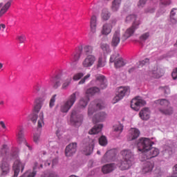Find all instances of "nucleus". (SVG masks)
<instances>
[{"label": "nucleus", "mask_w": 177, "mask_h": 177, "mask_svg": "<svg viewBox=\"0 0 177 177\" xmlns=\"http://www.w3.org/2000/svg\"><path fill=\"white\" fill-rule=\"evenodd\" d=\"M41 177H59V174L55 171H48L46 173H43Z\"/></svg>", "instance_id": "a19ab883"}, {"label": "nucleus", "mask_w": 177, "mask_h": 177, "mask_svg": "<svg viewBox=\"0 0 177 177\" xmlns=\"http://www.w3.org/2000/svg\"><path fill=\"white\" fill-rule=\"evenodd\" d=\"M132 164H133V162L124 160L120 162V164L118 165V167L121 171H125L127 169H129V168L132 167Z\"/></svg>", "instance_id": "393cba45"}, {"label": "nucleus", "mask_w": 177, "mask_h": 177, "mask_svg": "<svg viewBox=\"0 0 177 177\" xmlns=\"http://www.w3.org/2000/svg\"><path fill=\"white\" fill-rule=\"evenodd\" d=\"M146 2H147V0H140L138 3V6L139 8H143L146 5Z\"/></svg>", "instance_id": "13d9d810"}, {"label": "nucleus", "mask_w": 177, "mask_h": 177, "mask_svg": "<svg viewBox=\"0 0 177 177\" xmlns=\"http://www.w3.org/2000/svg\"><path fill=\"white\" fill-rule=\"evenodd\" d=\"M11 3L10 1L7 2L4 6L0 10V16H3V15H5L6 12H8V9L10 8Z\"/></svg>", "instance_id": "79ce46f5"}, {"label": "nucleus", "mask_w": 177, "mask_h": 177, "mask_svg": "<svg viewBox=\"0 0 177 177\" xmlns=\"http://www.w3.org/2000/svg\"><path fill=\"white\" fill-rule=\"evenodd\" d=\"M106 117H107V114L106 113L100 112L97 114L95 115V116L93 118V121L96 124V122H100L102 121H104Z\"/></svg>", "instance_id": "a878e982"}, {"label": "nucleus", "mask_w": 177, "mask_h": 177, "mask_svg": "<svg viewBox=\"0 0 177 177\" xmlns=\"http://www.w3.org/2000/svg\"><path fill=\"white\" fill-rule=\"evenodd\" d=\"M95 62H96L95 55H87L82 62V67H84V68L92 67V65L95 64Z\"/></svg>", "instance_id": "a211bd4d"}, {"label": "nucleus", "mask_w": 177, "mask_h": 177, "mask_svg": "<svg viewBox=\"0 0 177 177\" xmlns=\"http://www.w3.org/2000/svg\"><path fill=\"white\" fill-rule=\"evenodd\" d=\"M151 111L147 107L142 108L139 112V117L143 121H147L150 118Z\"/></svg>", "instance_id": "6ab92c4d"}, {"label": "nucleus", "mask_w": 177, "mask_h": 177, "mask_svg": "<svg viewBox=\"0 0 177 177\" xmlns=\"http://www.w3.org/2000/svg\"><path fill=\"white\" fill-rule=\"evenodd\" d=\"M103 128V124H97L95 127H93L89 131V135H96V133H99L102 131V129Z\"/></svg>", "instance_id": "7c9ffc66"}, {"label": "nucleus", "mask_w": 177, "mask_h": 177, "mask_svg": "<svg viewBox=\"0 0 177 177\" xmlns=\"http://www.w3.org/2000/svg\"><path fill=\"white\" fill-rule=\"evenodd\" d=\"M16 135H17V142L20 145H25V146L28 147V150H30V151L32 150V148L31 147V146H30V145H28V143L27 142V140L24 138V129H23V127H19L17 128Z\"/></svg>", "instance_id": "1a4fd4ad"}, {"label": "nucleus", "mask_w": 177, "mask_h": 177, "mask_svg": "<svg viewBox=\"0 0 177 177\" xmlns=\"http://www.w3.org/2000/svg\"><path fill=\"white\" fill-rule=\"evenodd\" d=\"M33 140L35 143H38V142H39V134H35L33 136Z\"/></svg>", "instance_id": "680f3d73"}, {"label": "nucleus", "mask_w": 177, "mask_h": 177, "mask_svg": "<svg viewBox=\"0 0 177 177\" xmlns=\"http://www.w3.org/2000/svg\"><path fill=\"white\" fill-rule=\"evenodd\" d=\"M30 118L33 124H36L37 120V127L42 128V125H44V113H40L39 115L32 113L30 115Z\"/></svg>", "instance_id": "9b49d317"}, {"label": "nucleus", "mask_w": 177, "mask_h": 177, "mask_svg": "<svg viewBox=\"0 0 177 177\" xmlns=\"http://www.w3.org/2000/svg\"><path fill=\"white\" fill-rule=\"evenodd\" d=\"M137 25L133 24L132 26L129 28L124 32V34L122 36L123 41H127L128 38H130V37H132L133 35V32H135V30L138 28L136 27Z\"/></svg>", "instance_id": "aec40b11"}, {"label": "nucleus", "mask_w": 177, "mask_h": 177, "mask_svg": "<svg viewBox=\"0 0 177 177\" xmlns=\"http://www.w3.org/2000/svg\"><path fill=\"white\" fill-rule=\"evenodd\" d=\"M120 5H121V0H113L111 6L112 11L117 12L120 9Z\"/></svg>", "instance_id": "c9c22d12"}, {"label": "nucleus", "mask_w": 177, "mask_h": 177, "mask_svg": "<svg viewBox=\"0 0 177 177\" xmlns=\"http://www.w3.org/2000/svg\"><path fill=\"white\" fill-rule=\"evenodd\" d=\"M17 40L19 44H24V42L27 41V38L26 37V35H21L17 37Z\"/></svg>", "instance_id": "de8ad7c7"}, {"label": "nucleus", "mask_w": 177, "mask_h": 177, "mask_svg": "<svg viewBox=\"0 0 177 177\" xmlns=\"http://www.w3.org/2000/svg\"><path fill=\"white\" fill-rule=\"evenodd\" d=\"M100 48L104 52H106V53H109V52H110V46L107 44H101Z\"/></svg>", "instance_id": "09e8293b"}, {"label": "nucleus", "mask_w": 177, "mask_h": 177, "mask_svg": "<svg viewBox=\"0 0 177 177\" xmlns=\"http://www.w3.org/2000/svg\"><path fill=\"white\" fill-rule=\"evenodd\" d=\"M120 42H121V30L118 29L113 34L111 45L113 48H117L120 45Z\"/></svg>", "instance_id": "f8f14e48"}, {"label": "nucleus", "mask_w": 177, "mask_h": 177, "mask_svg": "<svg viewBox=\"0 0 177 177\" xmlns=\"http://www.w3.org/2000/svg\"><path fill=\"white\" fill-rule=\"evenodd\" d=\"M75 153H77V142L69 144L65 149L66 157H73Z\"/></svg>", "instance_id": "4468645a"}, {"label": "nucleus", "mask_w": 177, "mask_h": 177, "mask_svg": "<svg viewBox=\"0 0 177 177\" xmlns=\"http://www.w3.org/2000/svg\"><path fill=\"white\" fill-rule=\"evenodd\" d=\"M70 84H71V77L68 78L66 81L62 84L61 89L66 90L68 88Z\"/></svg>", "instance_id": "49530a36"}, {"label": "nucleus", "mask_w": 177, "mask_h": 177, "mask_svg": "<svg viewBox=\"0 0 177 177\" xmlns=\"http://www.w3.org/2000/svg\"><path fill=\"white\" fill-rule=\"evenodd\" d=\"M42 107V101L41 100H36L34 110L35 113H39V110H41Z\"/></svg>", "instance_id": "e433bc0d"}, {"label": "nucleus", "mask_w": 177, "mask_h": 177, "mask_svg": "<svg viewBox=\"0 0 177 177\" xmlns=\"http://www.w3.org/2000/svg\"><path fill=\"white\" fill-rule=\"evenodd\" d=\"M6 129H8V127L5 121L0 120V131H6Z\"/></svg>", "instance_id": "5fc2aeb1"}, {"label": "nucleus", "mask_w": 177, "mask_h": 177, "mask_svg": "<svg viewBox=\"0 0 177 177\" xmlns=\"http://www.w3.org/2000/svg\"><path fill=\"white\" fill-rule=\"evenodd\" d=\"M110 63H114V66L115 68H121V67H124L127 62L124 61L122 57H120V53H113L109 59Z\"/></svg>", "instance_id": "6e6552de"}, {"label": "nucleus", "mask_w": 177, "mask_h": 177, "mask_svg": "<svg viewBox=\"0 0 177 177\" xmlns=\"http://www.w3.org/2000/svg\"><path fill=\"white\" fill-rule=\"evenodd\" d=\"M39 89L40 88H39V86L38 85H36L33 87L34 92H39Z\"/></svg>", "instance_id": "0e129e2a"}, {"label": "nucleus", "mask_w": 177, "mask_h": 177, "mask_svg": "<svg viewBox=\"0 0 177 177\" xmlns=\"http://www.w3.org/2000/svg\"><path fill=\"white\" fill-rule=\"evenodd\" d=\"M37 175V171L33 170L32 172H30L27 177H35V176Z\"/></svg>", "instance_id": "e2e57ef3"}, {"label": "nucleus", "mask_w": 177, "mask_h": 177, "mask_svg": "<svg viewBox=\"0 0 177 177\" xmlns=\"http://www.w3.org/2000/svg\"><path fill=\"white\" fill-rule=\"evenodd\" d=\"M5 28H6V26L5 24H0V30H5Z\"/></svg>", "instance_id": "338daca9"}, {"label": "nucleus", "mask_w": 177, "mask_h": 177, "mask_svg": "<svg viewBox=\"0 0 177 177\" xmlns=\"http://www.w3.org/2000/svg\"><path fill=\"white\" fill-rule=\"evenodd\" d=\"M77 100V93L71 94L66 102H64L60 106V111L62 113H68L72 106H74Z\"/></svg>", "instance_id": "20e7f679"}, {"label": "nucleus", "mask_w": 177, "mask_h": 177, "mask_svg": "<svg viewBox=\"0 0 177 177\" xmlns=\"http://www.w3.org/2000/svg\"><path fill=\"white\" fill-rule=\"evenodd\" d=\"M156 104H158V110L161 114L171 115L174 114V109L170 106L171 103L168 100L160 99L155 101Z\"/></svg>", "instance_id": "7ed1b4c3"}, {"label": "nucleus", "mask_w": 177, "mask_h": 177, "mask_svg": "<svg viewBox=\"0 0 177 177\" xmlns=\"http://www.w3.org/2000/svg\"><path fill=\"white\" fill-rule=\"evenodd\" d=\"M84 77V73H77L75 75H73V80L74 81H78L81 80V78Z\"/></svg>", "instance_id": "3c124183"}, {"label": "nucleus", "mask_w": 177, "mask_h": 177, "mask_svg": "<svg viewBox=\"0 0 177 177\" xmlns=\"http://www.w3.org/2000/svg\"><path fill=\"white\" fill-rule=\"evenodd\" d=\"M149 37H150V32H145L140 35V41H146L147 39H149Z\"/></svg>", "instance_id": "603ef678"}, {"label": "nucleus", "mask_w": 177, "mask_h": 177, "mask_svg": "<svg viewBox=\"0 0 177 177\" xmlns=\"http://www.w3.org/2000/svg\"><path fill=\"white\" fill-rule=\"evenodd\" d=\"M64 79V75H57L54 78H52L51 81L52 82H54V84L53 85L54 89H57L62 84L60 83V81Z\"/></svg>", "instance_id": "4be33fe9"}, {"label": "nucleus", "mask_w": 177, "mask_h": 177, "mask_svg": "<svg viewBox=\"0 0 177 177\" xmlns=\"http://www.w3.org/2000/svg\"><path fill=\"white\" fill-rule=\"evenodd\" d=\"M104 109V102L101 100H96L94 102H91L88 105V115L91 117V115H93V113L97 110H102Z\"/></svg>", "instance_id": "423d86ee"}, {"label": "nucleus", "mask_w": 177, "mask_h": 177, "mask_svg": "<svg viewBox=\"0 0 177 177\" xmlns=\"http://www.w3.org/2000/svg\"><path fill=\"white\" fill-rule=\"evenodd\" d=\"M149 75L153 78H160V77L164 75V71L158 66H155L149 71Z\"/></svg>", "instance_id": "dca6fc26"}, {"label": "nucleus", "mask_w": 177, "mask_h": 177, "mask_svg": "<svg viewBox=\"0 0 177 177\" xmlns=\"http://www.w3.org/2000/svg\"><path fill=\"white\" fill-rule=\"evenodd\" d=\"M169 92H170L169 88H168V87L164 88V93L165 95H168V93H169Z\"/></svg>", "instance_id": "69168bd1"}, {"label": "nucleus", "mask_w": 177, "mask_h": 177, "mask_svg": "<svg viewBox=\"0 0 177 177\" xmlns=\"http://www.w3.org/2000/svg\"><path fill=\"white\" fill-rule=\"evenodd\" d=\"M56 102V95H54L52 96L51 99L50 100V103H49V107L52 109L53 106H55V102Z\"/></svg>", "instance_id": "864d4df0"}, {"label": "nucleus", "mask_w": 177, "mask_h": 177, "mask_svg": "<svg viewBox=\"0 0 177 177\" xmlns=\"http://www.w3.org/2000/svg\"><path fill=\"white\" fill-rule=\"evenodd\" d=\"M96 21H97L96 16L95 15L92 16L90 21V27H91V32H93V34H95V32H96Z\"/></svg>", "instance_id": "2f4dec72"}, {"label": "nucleus", "mask_w": 177, "mask_h": 177, "mask_svg": "<svg viewBox=\"0 0 177 177\" xmlns=\"http://www.w3.org/2000/svg\"><path fill=\"white\" fill-rule=\"evenodd\" d=\"M102 19L104 20H109L110 19V12L107 9H103L101 14Z\"/></svg>", "instance_id": "ea45409f"}, {"label": "nucleus", "mask_w": 177, "mask_h": 177, "mask_svg": "<svg viewBox=\"0 0 177 177\" xmlns=\"http://www.w3.org/2000/svg\"><path fill=\"white\" fill-rule=\"evenodd\" d=\"M0 157H7L8 160H16L14 162L12 169L14 171L13 177L19 176L20 169L21 172L24 171V167L26 164L20 162L19 158V149H13L10 153H9V147L6 145H3L0 148Z\"/></svg>", "instance_id": "f257e3e1"}, {"label": "nucleus", "mask_w": 177, "mask_h": 177, "mask_svg": "<svg viewBox=\"0 0 177 177\" xmlns=\"http://www.w3.org/2000/svg\"><path fill=\"white\" fill-rule=\"evenodd\" d=\"M120 154L122 156L123 160L133 162L135 157L133 155V152H132V151H131L130 149H123L122 151H121Z\"/></svg>", "instance_id": "f3484780"}, {"label": "nucleus", "mask_w": 177, "mask_h": 177, "mask_svg": "<svg viewBox=\"0 0 177 177\" xmlns=\"http://www.w3.org/2000/svg\"><path fill=\"white\" fill-rule=\"evenodd\" d=\"M131 92V88H129V86H120L118 88V93L116 95L113 97L112 100V103L113 104H115V103H118L120 100H122L124 99V97L126 95H129Z\"/></svg>", "instance_id": "39448f33"}, {"label": "nucleus", "mask_w": 177, "mask_h": 177, "mask_svg": "<svg viewBox=\"0 0 177 177\" xmlns=\"http://www.w3.org/2000/svg\"><path fill=\"white\" fill-rule=\"evenodd\" d=\"M149 62H150V59H149L148 58H145L142 61L140 62V65L141 66H145V64H147V63H149Z\"/></svg>", "instance_id": "052dcab7"}, {"label": "nucleus", "mask_w": 177, "mask_h": 177, "mask_svg": "<svg viewBox=\"0 0 177 177\" xmlns=\"http://www.w3.org/2000/svg\"><path fill=\"white\" fill-rule=\"evenodd\" d=\"M80 57H81V51L79 50L76 53H75L73 55V58H72V63H75L80 60Z\"/></svg>", "instance_id": "c03bdc74"}, {"label": "nucleus", "mask_w": 177, "mask_h": 177, "mask_svg": "<svg viewBox=\"0 0 177 177\" xmlns=\"http://www.w3.org/2000/svg\"><path fill=\"white\" fill-rule=\"evenodd\" d=\"M91 78V73H88L79 82V85H82L85 82L88 81Z\"/></svg>", "instance_id": "8fccbe9b"}, {"label": "nucleus", "mask_w": 177, "mask_h": 177, "mask_svg": "<svg viewBox=\"0 0 177 177\" xmlns=\"http://www.w3.org/2000/svg\"><path fill=\"white\" fill-rule=\"evenodd\" d=\"M83 52L86 55V56L92 55L93 52V47L91 46H86L83 48Z\"/></svg>", "instance_id": "4c0bfd02"}, {"label": "nucleus", "mask_w": 177, "mask_h": 177, "mask_svg": "<svg viewBox=\"0 0 177 177\" xmlns=\"http://www.w3.org/2000/svg\"><path fill=\"white\" fill-rule=\"evenodd\" d=\"M147 13H154V8H151V10H147Z\"/></svg>", "instance_id": "774afa93"}, {"label": "nucleus", "mask_w": 177, "mask_h": 177, "mask_svg": "<svg viewBox=\"0 0 177 177\" xmlns=\"http://www.w3.org/2000/svg\"><path fill=\"white\" fill-rule=\"evenodd\" d=\"M171 0H160V6H168L171 5Z\"/></svg>", "instance_id": "6e6d98bb"}, {"label": "nucleus", "mask_w": 177, "mask_h": 177, "mask_svg": "<svg viewBox=\"0 0 177 177\" xmlns=\"http://www.w3.org/2000/svg\"><path fill=\"white\" fill-rule=\"evenodd\" d=\"M88 102H89V97L86 95L84 97H82L80 99L79 102V106H80L82 109H85V107L88 106Z\"/></svg>", "instance_id": "f704fd0d"}, {"label": "nucleus", "mask_w": 177, "mask_h": 177, "mask_svg": "<svg viewBox=\"0 0 177 177\" xmlns=\"http://www.w3.org/2000/svg\"><path fill=\"white\" fill-rule=\"evenodd\" d=\"M173 80H177V68H174L171 73Z\"/></svg>", "instance_id": "bf43d9fd"}, {"label": "nucleus", "mask_w": 177, "mask_h": 177, "mask_svg": "<svg viewBox=\"0 0 177 177\" xmlns=\"http://www.w3.org/2000/svg\"><path fill=\"white\" fill-rule=\"evenodd\" d=\"M111 154L112 155V157H115V152L113 150L108 151L102 157V162L106 163V162H110L111 161V158H109V156Z\"/></svg>", "instance_id": "cd10ccee"}, {"label": "nucleus", "mask_w": 177, "mask_h": 177, "mask_svg": "<svg viewBox=\"0 0 177 177\" xmlns=\"http://www.w3.org/2000/svg\"><path fill=\"white\" fill-rule=\"evenodd\" d=\"M95 147V139H89L87 144L84 147L83 151L86 156H91Z\"/></svg>", "instance_id": "2eb2a0df"}, {"label": "nucleus", "mask_w": 177, "mask_h": 177, "mask_svg": "<svg viewBox=\"0 0 177 177\" xmlns=\"http://www.w3.org/2000/svg\"><path fill=\"white\" fill-rule=\"evenodd\" d=\"M154 142L147 138H141L137 142L138 151H142L144 160L154 158L160 154V149L156 147H152Z\"/></svg>", "instance_id": "f03ea898"}, {"label": "nucleus", "mask_w": 177, "mask_h": 177, "mask_svg": "<svg viewBox=\"0 0 177 177\" xmlns=\"http://www.w3.org/2000/svg\"><path fill=\"white\" fill-rule=\"evenodd\" d=\"M71 124L74 127H80L84 121V115L80 113L77 110H73L71 114Z\"/></svg>", "instance_id": "0eeeda50"}, {"label": "nucleus", "mask_w": 177, "mask_h": 177, "mask_svg": "<svg viewBox=\"0 0 177 177\" xmlns=\"http://www.w3.org/2000/svg\"><path fill=\"white\" fill-rule=\"evenodd\" d=\"M124 129V126L121 124V123H118L113 126V131L115 132H119V133H121Z\"/></svg>", "instance_id": "37998d69"}, {"label": "nucleus", "mask_w": 177, "mask_h": 177, "mask_svg": "<svg viewBox=\"0 0 177 177\" xmlns=\"http://www.w3.org/2000/svg\"><path fill=\"white\" fill-rule=\"evenodd\" d=\"M126 23H133L134 26H139V23L136 22V15H131L126 17Z\"/></svg>", "instance_id": "473e14b6"}, {"label": "nucleus", "mask_w": 177, "mask_h": 177, "mask_svg": "<svg viewBox=\"0 0 177 177\" xmlns=\"http://www.w3.org/2000/svg\"><path fill=\"white\" fill-rule=\"evenodd\" d=\"M106 66V59L102 57L98 58L97 64V68H102Z\"/></svg>", "instance_id": "58836bf2"}, {"label": "nucleus", "mask_w": 177, "mask_h": 177, "mask_svg": "<svg viewBox=\"0 0 177 177\" xmlns=\"http://www.w3.org/2000/svg\"><path fill=\"white\" fill-rule=\"evenodd\" d=\"M107 138H106V136H102L100 138H99V144L100 145V146H107Z\"/></svg>", "instance_id": "a18cd8bd"}, {"label": "nucleus", "mask_w": 177, "mask_h": 177, "mask_svg": "<svg viewBox=\"0 0 177 177\" xmlns=\"http://www.w3.org/2000/svg\"><path fill=\"white\" fill-rule=\"evenodd\" d=\"M9 171H10L9 164L6 162H2L0 165L1 176H5V175H8L9 174Z\"/></svg>", "instance_id": "412c9836"}, {"label": "nucleus", "mask_w": 177, "mask_h": 177, "mask_svg": "<svg viewBox=\"0 0 177 177\" xmlns=\"http://www.w3.org/2000/svg\"><path fill=\"white\" fill-rule=\"evenodd\" d=\"M143 106H146V101L140 97L133 98L131 102V107L135 111H139Z\"/></svg>", "instance_id": "9d476101"}, {"label": "nucleus", "mask_w": 177, "mask_h": 177, "mask_svg": "<svg viewBox=\"0 0 177 177\" xmlns=\"http://www.w3.org/2000/svg\"><path fill=\"white\" fill-rule=\"evenodd\" d=\"M153 168H154L153 163L146 162L143 165L142 172V174H148L149 172H151V171H153Z\"/></svg>", "instance_id": "bb28decb"}, {"label": "nucleus", "mask_w": 177, "mask_h": 177, "mask_svg": "<svg viewBox=\"0 0 177 177\" xmlns=\"http://www.w3.org/2000/svg\"><path fill=\"white\" fill-rule=\"evenodd\" d=\"M95 82L101 89H106L107 88V79L103 75H95Z\"/></svg>", "instance_id": "ddd939ff"}, {"label": "nucleus", "mask_w": 177, "mask_h": 177, "mask_svg": "<svg viewBox=\"0 0 177 177\" xmlns=\"http://www.w3.org/2000/svg\"><path fill=\"white\" fill-rule=\"evenodd\" d=\"M115 168H117L115 164L111 163L104 165L102 168V171L103 174H110V172H113Z\"/></svg>", "instance_id": "b1692460"}, {"label": "nucleus", "mask_w": 177, "mask_h": 177, "mask_svg": "<svg viewBox=\"0 0 177 177\" xmlns=\"http://www.w3.org/2000/svg\"><path fill=\"white\" fill-rule=\"evenodd\" d=\"M40 168H44V165H39L38 162H35L33 166V171H35V169H39Z\"/></svg>", "instance_id": "4d7b16f0"}, {"label": "nucleus", "mask_w": 177, "mask_h": 177, "mask_svg": "<svg viewBox=\"0 0 177 177\" xmlns=\"http://www.w3.org/2000/svg\"><path fill=\"white\" fill-rule=\"evenodd\" d=\"M140 136V131L138 129H131L128 140H135Z\"/></svg>", "instance_id": "5701e85b"}, {"label": "nucleus", "mask_w": 177, "mask_h": 177, "mask_svg": "<svg viewBox=\"0 0 177 177\" xmlns=\"http://www.w3.org/2000/svg\"><path fill=\"white\" fill-rule=\"evenodd\" d=\"M111 30H113V26L110 24H105L102 26L101 32L103 35H109L111 32Z\"/></svg>", "instance_id": "c85d7f7f"}, {"label": "nucleus", "mask_w": 177, "mask_h": 177, "mask_svg": "<svg viewBox=\"0 0 177 177\" xmlns=\"http://www.w3.org/2000/svg\"><path fill=\"white\" fill-rule=\"evenodd\" d=\"M170 21L177 23V8H173L170 12Z\"/></svg>", "instance_id": "72a5a7b5"}, {"label": "nucleus", "mask_w": 177, "mask_h": 177, "mask_svg": "<svg viewBox=\"0 0 177 177\" xmlns=\"http://www.w3.org/2000/svg\"><path fill=\"white\" fill-rule=\"evenodd\" d=\"M99 92H100V88L96 86L91 87L86 90V96H88V97H89V96H93V95H95V93H99Z\"/></svg>", "instance_id": "c756f323"}]
</instances>
